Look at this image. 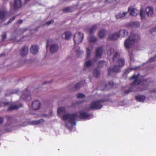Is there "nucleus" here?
Masks as SVG:
<instances>
[{
  "mask_svg": "<svg viewBox=\"0 0 156 156\" xmlns=\"http://www.w3.org/2000/svg\"><path fill=\"white\" fill-rule=\"evenodd\" d=\"M136 99L139 102H143L146 99L145 96L144 95H139L135 96Z\"/></svg>",
  "mask_w": 156,
  "mask_h": 156,
  "instance_id": "nucleus-20",
  "label": "nucleus"
},
{
  "mask_svg": "<svg viewBox=\"0 0 156 156\" xmlns=\"http://www.w3.org/2000/svg\"><path fill=\"white\" fill-rule=\"evenodd\" d=\"M44 121L43 119H39L37 121H33L31 122V123L34 125H37L40 123H42Z\"/></svg>",
  "mask_w": 156,
  "mask_h": 156,
  "instance_id": "nucleus-31",
  "label": "nucleus"
},
{
  "mask_svg": "<svg viewBox=\"0 0 156 156\" xmlns=\"http://www.w3.org/2000/svg\"><path fill=\"white\" fill-rule=\"evenodd\" d=\"M6 118L7 121L8 122L10 121L12 119V118L11 116H6Z\"/></svg>",
  "mask_w": 156,
  "mask_h": 156,
  "instance_id": "nucleus-45",
  "label": "nucleus"
},
{
  "mask_svg": "<svg viewBox=\"0 0 156 156\" xmlns=\"http://www.w3.org/2000/svg\"><path fill=\"white\" fill-rule=\"evenodd\" d=\"M26 90L27 91V90H28V89H27H27H26Z\"/></svg>",
  "mask_w": 156,
  "mask_h": 156,
  "instance_id": "nucleus-55",
  "label": "nucleus"
},
{
  "mask_svg": "<svg viewBox=\"0 0 156 156\" xmlns=\"http://www.w3.org/2000/svg\"><path fill=\"white\" fill-rule=\"evenodd\" d=\"M88 41L90 43H94L97 40L96 37L93 36H90L88 38Z\"/></svg>",
  "mask_w": 156,
  "mask_h": 156,
  "instance_id": "nucleus-27",
  "label": "nucleus"
},
{
  "mask_svg": "<svg viewBox=\"0 0 156 156\" xmlns=\"http://www.w3.org/2000/svg\"><path fill=\"white\" fill-rule=\"evenodd\" d=\"M22 106V105L21 104L20 105H12L9 106L7 110L9 111H11L13 110H16Z\"/></svg>",
  "mask_w": 156,
  "mask_h": 156,
  "instance_id": "nucleus-16",
  "label": "nucleus"
},
{
  "mask_svg": "<svg viewBox=\"0 0 156 156\" xmlns=\"http://www.w3.org/2000/svg\"><path fill=\"white\" fill-rule=\"evenodd\" d=\"M66 126H67V123H66Z\"/></svg>",
  "mask_w": 156,
  "mask_h": 156,
  "instance_id": "nucleus-56",
  "label": "nucleus"
},
{
  "mask_svg": "<svg viewBox=\"0 0 156 156\" xmlns=\"http://www.w3.org/2000/svg\"><path fill=\"white\" fill-rule=\"evenodd\" d=\"M139 76V74H137L136 75H133L129 79L130 80L132 79H134V81L131 83V86H133L134 85H139L141 81V80L138 79Z\"/></svg>",
  "mask_w": 156,
  "mask_h": 156,
  "instance_id": "nucleus-7",
  "label": "nucleus"
},
{
  "mask_svg": "<svg viewBox=\"0 0 156 156\" xmlns=\"http://www.w3.org/2000/svg\"><path fill=\"white\" fill-rule=\"evenodd\" d=\"M82 102H79L78 103V104H80L82 103Z\"/></svg>",
  "mask_w": 156,
  "mask_h": 156,
  "instance_id": "nucleus-54",
  "label": "nucleus"
},
{
  "mask_svg": "<svg viewBox=\"0 0 156 156\" xmlns=\"http://www.w3.org/2000/svg\"><path fill=\"white\" fill-rule=\"evenodd\" d=\"M65 112V108L64 107H59L57 110L58 113L61 115Z\"/></svg>",
  "mask_w": 156,
  "mask_h": 156,
  "instance_id": "nucleus-29",
  "label": "nucleus"
},
{
  "mask_svg": "<svg viewBox=\"0 0 156 156\" xmlns=\"http://www.w3.org/2000/svg\"><path fill=\"white\" fill-rule=\"evenodd\" d=\"M7 14V12L5 10L0 11V20H4Z\"/></svg>",
  "mask_w": 156,
  "mask_h": 156,
  "instance_id": "nucleus-22",
  "label": "nucleus"
},
{
  "mask_svg": "<svg viewBox=\"0 0 156 156\" xmlns=\"http://www.w3.org/2000/svg\"><path fill=\"white\" fill-rule=\"evenodd\" d=\"M63 11L66 12H72L73 11L71 8L70 7H67L62 9Z\"/></svg>",
  "mask_w": 156,
  "mask_h": 156,
  "instance_id": "nucleus-33",
  "label": "nucleus"
},
{
  "mask_svg": "<svg viewBox=\"0 0 156 156\" xmlns=\"http://www.w3.org/2000/svg\"><path fill=\"white\" fill-rule=\"evenodd\" d=\"M22 106V105L21 104L20 105H12L9 106L7 110L9 111H11L13 110H16Z\"/></svg>",
  "mask_w": 156,
  "mask_h": 156,
  "instance_id": "nucleus-15",
  "label": "nucleus"
},
{
  "mask_svg": "<svg viewBox=\"0 0 156 156\" xmlns=\"http://www.w3.org/2000/svg\"><path fill=\"white\" fill-rule=\"evenodd\" d=\"M107 65V62L101 61H99L98 64V66L99 67H102L104 66H106Z\"/></svg>",
  "mask_w": 156,
  "mask_h": 156,
  "instance_id": "nucleus-25",
  "label": "nucleus"
},
{
  "mask_svg": "<svg viewBox=\"0 0 156 156\" xmlns=\"http://www.w3.org/2000/svg\"><path fill=\"white\" fill-rule=\"evenodd\" d=\"M21 98L24 100H27L28 99V98H30V95L29 94H23L22 95Z\"/></svg>",
  "mask_w": 156,
  "mask_h": 156,
  "instance_id": "nucleus-32",
  "label": "nucleus"
},
{
  "mask_svg": "<svg viewBox=\"0 0 156 156\" xmlns=\"http://www.w3.org/2000/svg\"><path fill=\"white\" fill-rule=\"evenodd\" d=\"M156 31V28H152L150 31L151 34H152L154 32Z\"/></svg>",
  "mask_w": 156,
  "mask_h": 156,
  "instance_id": "nucleus-49",
  "label": "nucleus"
},
{
  "mask_svg": "<svg viewBox=\"0 0 156 156\" xmlns=\"http://www.w3.org/2000/svg\"><path fill=\"white\" fill-rule=\"evenodd\" d=\"M149 92L150 93H152V92L156 93V90H150Z\"/></svg>",
  "mask_w": 156,
  "mask_h": 156,
  "instance_id": "nucleus-52",
  "label": "nucleus"
},
{
  "mask_svg": "<svg viewBox=\"0 0 156 156\" xmlns=\"http://www.w3.org/2000/svg\"><path fill=\"white\" fill-rule=\"evenodd\" d=\"M58 46L57 44H52L50 48V51L52 53H54L57 51Z\"/></svg>",
  "mask_w": 156,
  "mask_h": 156,
  "instance_id": "nucleus-18",
  "label": "nucleus"
},
{
  "mask_svg": "<svg viewBox=\"0 0 156 156\" xmlns=\"http://www.w3.org/2000/svg\"><path fill=\"white\" fill-rule=\"evenodd\" d=\"M92 64V62L91 61L89 60L86 62L84 65L85 67H88L91 66Z\"/></svg>",
  "mask_w": 156,
  "mask_h": 156,
  "instance_id": "nucleus-34",
  "label": "nucleus"
},
{
  "mask_svg": "<svg viewBox=\"0 0 156 156\" xmlns=\"http://www.w3.org/2000/svg\"><path fill=\"white\" fill-rule=\"evenodd\" d=\"M41 103L38 100L34 101L32 104V107L34 110H37L38 109L40 106Z\"/></svg>",
  "mask_w": 156,
  "mask_h": 156,
  "instance_id": "nucleus-10",
  "label": "nucleus"
},
{
  "mask_svg": "<svg viewBox=\"0 0 156 156\" xmlns=\"http://www.w3.org/2000/svg\"><path fill=\"white\" fill-rule=\"evenodd\" d=\"M39 50L38 47L36 45H33L31 46L30 48V52L34 54L37 53Z\"/></svg>",
  "mask_w": 156,
  "mask_h": 156,
  "instance_id": "nucleus-14",
  "label": "nucleus"
},
{
  "mask_svg": "<svg viewBox=\"0 0 156 156\" xmlns=\"http://www.w3.org/2000/svg\"><path fill=\"white\" fill-rule=\"evenodd\" d=\"M16 16H13L12 18H10L9 21H8L7 23L8 24L9 23H11L16 17Z\"/></svg>",
  "mask_w": 156,
  "mask_h": 156,
  "instance_id": "nucleus-42",
  "label": "nucleus"
},
{
  "mask_svg": "<svg viewBox=\"0 0 156 156\" xmlns=\"http://www.w3.org/2000/svg\"><path fill=\"white\" fill-rule=\"evenodd\" d=\"M6 37V34L5 33L2 35V41L4 40Z\"/></svg>",
  "mask_w": 156,
  "mask_h": 156,
  "instance_id": "nucleus-48",
  "label": "nucleus"
},
{
  "mask_svg": "<svg viewBox=\"0 0 156 156\" xmlns=\"http://www.w3.org/2000/svg\"><path fill=\"white\" fill-rule=\"evenodd\" d=\"M87 57L88 58L89 57L91 54V49L89 48H87Z\"/></svg>",
  "mask_w": 156,
  "mask_h": 156,
  "instance_id": "nucleus-39",
  "label": "nucleus"
},
{
  "mask_svg": "<svg viewBox=\"0 0 156 156\" xmlns=\"http://www.w3.org/2000/svg\"><path fill=\"white\" fill-rule=\"evenodd\" d=\"M54 22V21L53 20H52L49 21L47 22L46 24L47 25H50L51 24L53 23Z\"/></svg>",
  "mask_w": 156,
  "mask_h": 156,
  "instance_id": "nucleus-46",
  "label": "nucleus"
},
{
  "mask_svg": "<svg viewBox=\"0 0 156 156\" xmlns=\"http://www.w3.org/2000/svg\"><path fill=\"white\" fill-rule=\"evenodd\" d=\"M22 6L21 0H14L13 7L14 9H17Z\"/></svg>",
  "mask_w": 156,
  "mask_h": 156,
  "instance_id": "nucleus-9",
  "label": "nucleus"
},
{
  "mask_svg": "<svg viewBox=\"0 0 156 156\" xmlns=\"http://www.w3.org/2000/svg\"><path fill=\"white\" fill-rule=\"evenodd\" d=\"M90 116L89 113L85 112L80 111L79 112V118L80 119H85L87 118Z\"/></svg>",
  "mask_w": 156,
  "mask_h": 156,
  "instance_id": "nucleus-8",
  "label": "nucleus"
},
{
  "mask_svg": "<svg viewBox=\"0 0 156 156\" xmlns=\"http://www.w3.org/2000/svg\"><path fill=\"white\" fill-rule=\"evenodd\" d=\"M52 42V40L51 39H50V40H47V44H46V47L47 48H48L49 46V44H50V43H51Z\"/></svg>",
  "mask_w": 156,
  "mask_h": 156,
  "instance_id": "nucleus-43",
  "label": "nucleus"
},
{
  "mask_svg": "<svg viewBox=\"0 0 156 156\" xmlns=\"http://www.w3.org/2000/svg\"><path fill=\"white\" fill-rule=\"evenodd\" d=\"M83 33L78 32L75 34L74 36L73 40L75 43L79 44L81 42L83 38Z\"/></svg>",
  "mask_w": 156,
  "mask_h": 156,
  "instance_id": "nucleus-6",
  "label": "nucleus"
},
{
  "mask_svg": "<svg viewBox=\"0 0 156 156\" xmlns=\"http://www.w3.org/2000/svg\"><path fill=\"white\" fill-rule=\"evenodd\" d=\"M103 53V49L101 47H98L96 50L95 55L97 58H100Z\"/></svg>",
  "mask_w": 156,
  "mask_h": 156,
  "instance_id": "nucleus-11",
  "label": "nucleus"
},
{
  "mask_svg": "<svg viewBox=\"0 0 156 156\" xmlns=\"http://www.w3.org/2000/svg\"><path fill=\"white\" fill-rule=\"evenodd\" d=\"M9 104V102H3L0 101V107L2 106H5L6 105H8Z\"/></svg>",
  "mask_w": 156,
  "mask_h": 156,
  "instance_id": "nucleus-38",
  "label": "nucleus"
},
{
  "mask_svg": "<svg viewBox=\"0 0 156 156\" xmlns=\"http://www.w3.org/2000/svg\"><path fill=\"white\" fill-rule=\"evenodd\" d=\"M140 23L139 22H133L127 24V26L131 28H136L140 27Z\"/></svg>",
  "mask_w": 156,
  "mask_h": 156,
  "instance_id": "nucleus-13",
  "label": "nucleus"
},
{
  "mask_svg": "<svg viewBox=\"0 0 156 156\" xmlns=\"http://www.w3.org/2000/svg\"><path fill=\"white\" fill-rule=\"evenodd\" d=\"M94 76L96 78H97L98 77L100 74V71L97 68L95 69L93 72Z\"/></svg>",
  "mask_w": 156,
  "mask_h": 156,
  "instance_id": "nucleus-26",
  "label": "nucleus"
},
{
  "mask_svg": "<svg viewBox=\"0 0 156 156\" xmlns=\"http://www.w3.org/2000/svg\"><path fill=\"white\" fill-rule=\"evenodd\" d=\"M140 15L141 19H144L145 17V14L143 10L142 9L140 10Z\"/></svg>",
  "mask_w": 156,
  "mask_h": 156,
  "instance_id": "nucleus-35",
  "label": "nucleus"
},
{
  "mask_svg": "<svg viewBox=\"0 0 156 156\" xmlns=\"http://www.w3.org/2000/svg\"><path fill=\"white\" fill-rule=\"evenodd\" d=\"M128 10L130 12V14L131 15L135 16L137 15V13L135 12L134 9L133 8L129 7L128 8Z\"/></svg>",
  "mask_w": 156,
  "mask_h": 156,
  "instance_id": "nucleus-24",
  "label": "nucleus"
},
{
  "mask_svg": "<svg viewBox=\"0 0 156 156\" xmlns=\"http://www.w3.org/2000/svg\"><path fill=\"white\" fill-rule=\"evenodd\" d=\"M85 97L84 94L81 93H79L77 96V97L78 98H83Z\"/></svg>",
  "mask_w": 156,
  "mask_h": 156,
  "instance_id": "nucleus-40",
  "label": "nucleus"
},
{
  "mask_svg": "<svg viewBox=\"0 0 156 156\" xmlns=\"http://www.w3.org/2000/svg\"><path fill=\"white\" fill-rule=\"evenodd\" d=\"M28 51V47L26 46H24L21 49L20 54L22 57H23L27 55Z\"/></svg>",
  "mask_w": 156,
  "mask_h": 156,
  "instance_id": "nucleus-12",
  "label": "nucleus"
},
{
  "mask_svg": "<svg viewBox=\"0 0 156 156\" xmlns=\"http://www.w3.org/2000/svg\"><path fill=\"white\" fill-rule=\"evenodd\" d=\"M23 20H18L17 22V23L18 24H20L22 23H23Z\"/></svg>",
  "mask_w": 156,
  "mask_h": 156,
  "instance_id": "nucleus-50",
  "label": "nucleus"
},
{
  "mask_svg": "<svg viewBox=\"0 0 156 156\" xmlns=\"http://www.w3.org/2000/svg\"><path fill=\"white\" fill-rule=\"evenodd\" d=\"M128 35V31L125 30H121L119 32L109 35L108 38L110 41L116 40L120 36L121 37L126 36Z\"/></svg>",
  "mask_w": 156,
  "mask_h": 156,
  "instance_id": "nucleus-3",
  "label": "nucleus"
},
{
  "mask_svg": "<svg viewBox=\"0 0 156 156\" xmlns=\"http://www.w3.org/2000/svg\"><path fill=\"white\" fill-rule=\"evenodd\" d=\"M106 31L104 29L101 30L99 32L98 36L100 38L102 39L105 37Z\"/></svg>",
  "mask_w": 156,
  "mask_h": 156,
  "instance_id": "nucleus-21",
  "label": "nucleus"
},
{
  "mask_svg": "<svg viewBox=\"0 0 156 156\" xmlns=\"http://www.w3.org/2000/svg\"><path fill=\"white\" fill-rule=\"evenodd\" d=\"M114 51V50L112 48H111L108 51V54L109 55L112 54Z\"/></svg>",
  "mask_w": 156,
  "mask_h": 156,
  "instance_id": "nucleus-41",
  "label": "nucleus"
},
{
  "mask_svg": "<svg viewBox=\"0 0 156 156\" xmlns=\"http://www.w3.org/2000/svg\"><path fill=\"white\" fill-rule=\"evenodd\" d=\"M149 61L150 62L156 61V55L154 57L151 58L149 59Z\"/></svg>",
  "mask_w": 156,
  "mask_h": 156,
  "instance_id": "nucleus-44",
  "label": "nucleus"
},
{
  "mask_svg": "<svg viewBox=\"0 0 156 156\" xmlns=\"http://www.w3.org/2000/svg\"><path fill=\"white\" fill-rule=\"evenodd\" d=\"M145 11L148 16H151L153 13V8L150 6H148L145 9Z\"/></svg>",
  "mask_w": 156,
  "mask_h": 156,
  "instance_id": "nucleus-17",
  "label": "nucleus"
},
{
  "mask_svg": "<svg viewBox=\"0 0 156 156\" xmlns=\"http://www.w3.org/2000/svg\"><path fill=\"white\" fill-rule=\"evenodd\" d=\"M131 91H132V90L130 89H129L126 90L124 91V93L125 94H128Z\"/></svg>",
  "mask_w": 156,
  "mask_h": 156,
  "instance_id": "nucleus-47",
  "label": "nucleus"
},
{
  "mask_svg": "<svg viewBox=\"0 0 156 156\" xmlns=\"http://www.w3.org/2000/svg\"><path fill=\"white\" fill-rule=\"evenodd\" d=\"M120 54L118 52H115L112 58L113 62L116 63L118 65H115L113 68L108 69V75H110L112 73H118L121 71V68L125 64V60L123 58H119Z\"/></svg>",
  "mask_w": 156,
  "mask_h": 156,
  "instance_id": "nucleus-1",
  "label": "nucleus"
},
{
  "mask_svg": "<svg viewBox=\"0 0 156 156\" xmlns=\"http://www.w3.org/2000/svg\"><path fill=\"white\" fill-rule=\"evenodd\" d=\"M78 116L76 113L70 114H67L63 115L62 119L64 121L68 120L69 122L73 125H76L75 119Z\"/></svg>",
  "mask_w": 156,
  "mask_h": 156,
  "instance_id": "nucleus-4",
  "label": "nucleus"
},
{
  "mask_svg": "<svg viewBox=\"0 0 156 156\" xmlns=\"http://www.w3.org/2000/svg\"><path fill=\"white\" fill-rule=\"evenodd\" d=\"M46 83H51V82L50 83L49 82H44V83H43V84H45Z\"/></svg>",
  "mask_w": 156,
  "mask_h": 156,
  "instance_id": "nucleus-53",
  "label": "nucleus"
},
{
  "mask_svg": "<svg viewBox=\"0 0 156 156\" xmlns=\"http://www.w3.org/2000/svg\"><path fill=\"white\" fill-rule=\"evenodd\" d=\"M127 14L126 12H123L122 13H119L117 15L115 16L116 19H118L124 17Z\"/></svg>",
  "mask_w": 156,
  "mask_h": 156,
  "instance_id": "nucleus-30",
  "label": "nucleus"
},
{
  "mask_svg": "<svg viewBox=\"0 0 156 156\" xmlns=\"http://www.w3.org/2000/svg\"><path fill=\"white\" fill-rule=\"evenodd\" d=\"M97 25L95 24L92 26L91 27L88 28V30L90 34L93 33L94 31H95L97 29Z\"/></svg>",
  "mask_w": 156,
  "mask_h": 156,
  "instance_id": "nucleus-23",
  "label": "nucleus"
},
{
  "mask_svg": "<svg viewBox=\"0 0 156 156\" xmlns=\"http://www.w3.org/2000/svg\"><path fill=\"white\" fill-rule=\"evenodd\" d=\"M72 35L71 33L69 31H66L62 35L63 38H65L66 39H69Z\"/></svg>",
  "mask_w": 156,
  "mask_h": 156,
  "instance_id": "nucleus-19",
  "label": "nucleus"
},
{
  "mask_svg": "<svg viewBox=\"0 0 156 156\" xmlns=\"http://www.w3.org/2000/svg\"><path fill=\"white\" fill-rule=\"evenodd\" d=\"M4 119L2 118H0V124L2 123L3 122Z\"/></svg>",
  "mask_w": 156,
  "mask_h": 156,
  "instance_id": "nucleus-51",
  "label": "nucleus"
},
{
  "mask_svg": "<svg viewBox=\"0 0 156 156\" xmlns=\"http://www.w3.org/2000/svg\"><path fill=\"white\" fill-rule=\"evenodd\" d=\"M140 39V37L138 34L132 32L128 38L125 41L124 45L126 48V49L129 48L133 44Z\"/></svg>",
  "mask_w": 156,
  "mask_h": 156,
  "instance_id": "nucleus-2",
  "label": "nucleus"
},
{
  "mask_svg": "<svg viewBox=\"0 0 156 156\" xmlns=\"http://www.w3.org/2000/svg\"><path fill=\"white\" fill-rule=\"evenodd\" d=\"M105 101V100H96L93 101L89 105L88 110L101 109L103 106L101 103Z\"/></svg>",
  "mask_w": 156,
  "mask_h": 156,
  "instance_id": "nucleus-5",
  "label": "nucleus"
},
{
  "mask_svg": "<svg viewBox=\"0 0 156 156\" xmlns=\"http://www.w3.org/2000/svg\"><path fill=\"white\" fill-rule=\"evenodd\" d=\"M148 87L147 85H141L138 87V90L139 91H143L147 89Z\"/></svg>",
  "mask_w": 156,
  "mask_h": 156,
  "instance_id": "nucleus-28",
  "label": "nucleus"
},
{
  "mask_svg": "<svg viewBox=\"0 0 156 156\" xmlns=\"http://www.w3.org/2000/svg\"><path fill=\"white\" fill-rule=\"evenodd\" d=\"M113 82L112 81H110L108 83V84H105V87L112 88L113 86Z\"/></svg>",
  "mask_w": 156,
  "mask_h": 156,
  "instance_id": "nucleus-36",
  "label": "nucleus"
},
{
  "mask_svg": "<svg viewBox=\"0 0 156 156\" xmlns=\"http://www.w3.org/2000/svg\"><path fill=\"white\" fill-rule=\"evenodd\" d=\"M81 82H79L77 83L75 86V89H79L80 87H81Z\"/></svg>",
  "mask_w": 156,
  "mask_h": 156,
  "instance_id": "nucleus-37",
  "label": "nucleus"
}]
</instances>
